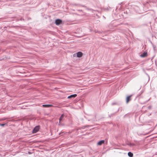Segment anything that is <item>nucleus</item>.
<instances>
[{
	"label": "nucleus",
	"mask_w": 157,
	"mask_h": 157,
	"mask_svg": "<svg viewBox=\"0 0 157 157\" xmlns=\"http://www.w3.org/2000/svg\"><path fill=\"white\" fill-rule=\"evenodd\" d=\"M40 129V127L39 126H36L33 129V133H35L37 132Z\"/></svg>",
	"instance_id": "1"
},
{
	"label": "nucleus",
	"mask_w": 157,
	"mask_h": 157,
	"mask_svg": "<svg viewBox=\"0 0 157 157\" xmlns=\"http://www.w3.org/2000/svg\"><path fill=\"white\" fill-rule=\"evenodd\" d=\"M62 21L59 19H56L55 21V23L57 25H58L62 23Z\"/></svg>",
	"instance_id": "2"
},
{
	"label": "nucleus",
	"mask_w": 157,
	"mask_h": 157,
	"mask_svg": "<svg viewBox=\"0 0 157 157\" xmlns=\"http://www.w3.org/2000/svg\"><path fill=\"white\" fill-rule=\"evenodd\" d=\"M82 55L83 53L80 52H78L77 53V57L80 58L82 56Z\"/></svg>",
	"instance_id": "3"
},
{
	"label": "nucleus",
	"mask_w": 157,
	"mask_h": 157,
	"mask_svg": "<svg viewBox=\"0 0 157 157\" xmlns=\"http://www.w3.org/2000/svg\"><path fill=\"white\" fill-rule=\"evenodd\" d=\"M132 96V95H130V96H128L126 98V102L127 103H128V102L131 100V98Z\"/></svg>",
	"instance_id": "4"
},
{
	"label": "nucleus",
	"mask_w": 157,
	"mask_h": 157,
	"mask_svg": "<svg viewBox=\"0 0 157 157\" xmlns=\"http://www.w3.org/2000/svg\"><path fill=\"white\" fill-rule=\"evenodd\" d=\"M105 142V141L104 140H101V141H100L99 142H98L97 143V145H101L102 144H104Z\"/></svg>",
	"instance_id": "5"
},
{
	"label": "nucleus",
	"mask_w": 157,
	"mask_h": 157,
	"mask_svg": "<svg viewBox=\"0 0 157 157\" xmlns=\"http://www.w3.org/2000/svg\"><path fill=\"white\" fill-rule=\"evenodd\" d=\"M44 107H50L53 106V105H42Z\"/></svg>",
	"instance_id": "6"
},
{
	"label": "nucleus",
	"mask_w": 157,
	"mask_h": 157,
	"mask_svg": "<svg viewBox=\"0 0 157 157\" xmlns=\"http://www.w3.org/2000/svg\"><path fill=\"white\" fill-rule=\"evenodd\" d=\"M147 56V53L146 52H144L143 53V54H142L141 55V56L142 57H144Z\"/></svg>",
	"instance_id": "7"
},
{
	"label": "nucleus",
	"mask_w": 157,
	"mask_h": 157,
	"mask_svg": "<svg viewBox=\"0 0 157 157\" xmlns=\"http://www.w3.org/2000/svg\"><path fill=\"white\" fill-rule=\"evenodd\" d=\"M77 96V95L76 94H74L71 95L68 97L67 98H75Z\"/></svg>",
	"instance_id": "8"
},
{
	"label": "nucleus",
	"mask_w": 157,
	"mask_h": 157,
	"mask_svg": "<svg viewBox=\"0 0 157 157\" xmlns=\"http://www.w3.org/2000/svg\"><path fill=\"white\" fill-rule=\"evenodd\" d=\"M64 117V116L63 114H62V115L61 116V117L59 118V123H60V122L63 120V118Z\"/></svg>",
	"instance_id": "9"
},
{
	"label": "nucleus",
	"mask_w": 157,
	"mask_h": 157,
	"mask_svg": "<svg viewBox=\"0 0 157 157\" xmlns=\"http://www.w3.org/2000/svg\"><path fill=\"white\" fill-rule=\"evenodd\" d=\"M128 155L130 157H132L133 156V154L130 152L128 153Z\"/></svg>",
	"instance_id": "10"
},
{
	"label": "nucleus",
	"mask_w": 157,
	"mask_h": 157,
	"mask_svg": "<svg viewBox=\"0 0 157 157\" xmlns=\"http://www.w3.org/2000/svg\"><path fill=\"white\" fill-rule=\"evenodd\" d=\"M5 125V124H0V125L1 126H4V125Z\"/></svg>",
	"instance_id": "11"
}]
</instances>
